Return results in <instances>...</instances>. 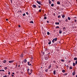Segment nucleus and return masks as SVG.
I'll use <instances>...</instances> for the list:
<instances>
[{"mask_svg": "<svg viewBox=\"0 0 77 77\" xmlns=\"http://www.w3.org/2000/svg\"><path fill=\"white\" fill-rule=\"evenodd\" d=\"M26 15V14L25 13H24L23 14V16H25V15Z\"/></svg>", "mask_w": 77, "mask_h": 77, "instance_id": "obj_34", "label": "nucleus"}, {"mask_svg": "<svg viewBox=\"0 0 77 77\" xmlns=\"http://www.w3.org/2000/svg\"><path fill=\"white\" fill-rule=\"evenodd\" d=\"M45 60H48V56H47V57H45Z\"/></svg>", "mask_w": 77, "mask_h": 77, "instance_id": "obj_4", "label": "nucleus"}, {"mask_svg": "<svg viewBox=\"0 0 77 77\" xmlns=\"http://www.w3.org/2000/svg\"><path fill=\"white\" fill-rule=\"evenodd\" d=\"M29 75H31V74H32V73H31H31H29Z\"/></svg>", "mask_w": 77, "mask_h": 77, "instance_id": "obj_49", "label": "nucleus"}, {"mask_svg": "<svg viewBox=\"0 0 77 77\" xmlns=\"http://www.w3.org/2000/svg\"><path fill=\"white\" fill-rule=\"evenodd\" d=\"M61 17L60 16V15H59V16H58V18H60Z\"/></svg>", "mask_w": 77, "mask_h": 77, "instance_id": "obj_29", "label": "nucleus"}, {"mask_svg": "<svg viewBox=\"0 0 77 77\" xmlns=\"http://www.w3.org/2000/svg\"><path fill=\"white\" fill-rule=\"evenodd\" d=\"M48 71V69H46L45 71L46 72H47Z\"/></svg>", "mask_w": 77, "mask_h": 77, "instance_id": "obj_40", "label": "nucleus"}, {"mask_svg": "<svg viewBox=\"0 0 77 77\" xmlns=\"http://www.w3.org/2000/svg\"><path fill=\"white\" fill-rule=\"evenodd\" d=\"M57 4H59V5H60V1H57Z\"/></svg>", "mask_w": 77, "mask_h": 77, "instance_id": "obj_9", "label": "nucleus"}, {"mask_svg": "<svg viewBox=\"0 0 77 77\" xmlns=\"http://www.w3.org/2000/svg\"><path fill=\"white\" fill-rule=\"evenodd\" d=\"M57 38H53V40H52V43H54L55 41L56 42L57 40Z\"/></svg>", "mask_w": 77, "mask_h": 77, "instance_id": "obj_1", "label": "nucleus"}, {"mask_svg": "<svg viewBox=\"0 0 77 77\" xmlns=\"http://www.w3.org/2000/svg\"><path fill=\"white\" fill-rule=\"evenodd\" d=\"M74 18H75V19H76V17H74Z\"/></svg>", "mask_w": 77, "mask_h": 77, "instance_id": "obj_62", "label": "nucleus"}, {"mask_svg": "<svg viewBox=\"0 0 77 77\" xmlns=\"http://www.w3.org/2000/svg\"><path fill=\"white\" fill-rule=\"evenodd\" d=\"M57 66V68H58L59 67H58V66Z\"/></svg>", "mask_w": 77, "mask_h": 77, "instance_id": "obj_43", "label": "nucleus"}, {"mask_svg": "<svg viewBox=\"0 0 77 77\" xmlns=\"http://www.w3.org/2000/svg\"><path fill=\"white\" fill-rule=\"evenodd\" d=\"M8 74H9V75H10V74H11V72H8Z\"/></svg>", "mask_w": 77, "mask_h": 77, "instance_id": "obj_33", "label": "nucleus"}, {"mask_svg": "<svg viewBox=\"0 0 77 77\" xmlns=\"http://www.w3.org/2000/svg\"><path fill=\"white\" fill-rule=\"evenodd\" d=\"M20 65H19L18 66V67H20Z\"/></svg>", "mask_w": 77, "mask_h": 77, "instance_id": "obj_61", "label": "nucleus"}, {"mask_svg": "<svg viewBox=\"0 0 77 77\" xmlns=\"http://www.w3.org/2000/svg\"><path fill=\"white\" fill-rule=\"evenodd\" d=\"M74 60H77V57H75L74 59Z\"/></svg>", "mask_w": 77, "mask_h": 77, "instance_id": "obj_12", "label": "nucleus"}, {"mask_svg": "<svg viewBox=\"0 0 77 77\" xmlns=\"http://www.w3.org/2000/svg\"><path fill=\"white\" fill-rule=\"evenodd\" d=\"M47 23H49V21H48V20H47Z\"/></svg>", "mask_w": 77, "mask_h": 77, "instance_id": "obj_44", "label": "nucleus"}, {"mask_svg": "<svg viewBox=\"0 0 77 77\" xmlns=\"http://www.w3.org/2000/svg\"><path fill=\"white\" fill-rule=\"evenodd\" d=\"M27 71H30V69H28L27 70Z\"/></svg>", "mask_w": 77, "mask_h": 77, "instance_id": "obj_36", "label": "nucleus"}, {"mask_svg": "<svg viewBox=\"0 0 77 77\" xmlns=\"http://www.w3.org/2000/svg\"><path fill=\"white\" fill-rule=\"evenodd\" d=\"M18 27H20L21 26L20 25H19L18 26Z\"/></svg>", "mask_w": 77, "mask_h": 77, "instance_id": "obj_47", "label": "nucleus"}, {"mask_svg": "<svg viewBox=\"0 0 77 77\" xmlns=\"http://www.w3.org/2000/svg\"><path fill=\"white\" fill-rule=\"evenodd\" d=\"M31 64H30L29 65V66H31Z\"/></svg>", "mask_w": 77, "mask_h": 77, "instance_id": "obj_55", "label": "nucleus"}, {"mask_svg": "<svg viewBox=\"0 0 77 77\" xmlns=\"http://www.w3.org/2000/svg\"><path fill=\"white\" fill-rule=\"evenodd\" d=\"M37 3H38V4H39V2L37 1Z\"/></svg>", "mask_w": 77, "mask_h": 77, "instance_id": "obj_56", "label": "nucleus"}, {"mask_svg": "<svg viewBox=\"0 0 77 77\" xmlns=\"http://www.w3.org/2000/svg\"><path fill=\"white\" fill-rule=\"evenodd\" d=\"M65 20H66V22H67L68 21V19H66Z\"/></svg>", "mask_w": 77, "mask_h": 77, "instance_id": "obj_27", "label": "nucleus"}, {"mask_svg": "<svg viewBox=\"0 0 77 77\" xmlns=\"http://www.w3.org/2000/svg\"><path fill=\"white\" fill-rule=\"evenodd\" d=\"M48 54H50V53H48Z\"/></svg>", "mask_w": 77, "mask_h": 77, "instance_id": "obj_58", "label": "nucleus"}, {"mask_svg": "<svg viewBox=\"0 0 77 77\" xmlns=\"http://www.w3.org/2000/svg\"><path fill=\"white\" fill-rule=\"evenodd\" d=\"M53 2H54V0H51Z\"/></svg>", "mask_w": 77, "mask_h": 77, "instance_id": "obj_54", "label": "nucleus"}, {"mask_svg": "<svg viewBox=\"0 0 77 77\" xmlns=\"http://www.w3.org/2000/svg\"><path fill=\"white\" fill-rule=\"evenodd\" d=\"M33 57H31V59L32 60H33Z\"/></svg>", "mask_w": 77, "mask_h": 77, "instance_id": "obj_45", "label": "nucleus"}, {"mask_svg": "<svg viewBox=\"0 0 77 77\" xmlns=\"http://www.w3.org/2000/svg\"><path fill=\"white\" fill-rule=\"evenodd\" d=\"M53 15L54 16H55L56 14H55V13H53Z\"/></svg>", "mask_w": 77, "mask_h": 77, "instance_id": "obj_35", "label": "nucleus"}, {"mask_svg": "<svg viewBox=\"0 0 77 77\" xmlns=\"http://www.w3.org/2000/svg\"><path fill=\"white\" fill-rule=\"evenodd\" d=\"M40 7H41V6H39V8H40Z\"/></svg>", "mask_w": 77, "mask_h": 77, "instance_id": "obj_63", "label": "nucleus"}, {"mask_svg": "<svg viewBox=\"0 0 77 77\" xmlns=\"http://www.w3.org/2000/svg\"><path fill=\"white\" fill-rule=\"evenodd\" d=\"M51 67V66H49V68L50 69Z\"/></svg>", "mask_w": 77, "mask_h": 77, "instance_id": "obj_38", "label": "nucleus"}, {"mask_svg": "<svg viewBox=\"0 0 77 77\" xmlns=\"http://www.w3.org/2000/svg\"><path fill=\"white\" fill-rule=\"evenodd\" d=\"M47 34L48 35H50V32H49L48 31V32H47Z\"/></svg>", "mask_w": 77, "mask_h": 77, "instance_id": "obj_16", "label": "nucleus"}, {"mask_svg": "<svg viewBox=\"0 0 77 77\" xmlns=\"http://www.w3.org/2000/svg\"><path fill=\"white\" fill-rule=\"evenodd\" d=\"M63 30H66V27H63Z\"/></svg>", "mask_w": 77, "mask_h": 77, "instance_id": "obj_11", "label": "nucleus"}, {"mask_svg": "<svg viewBox=\"0 0 77 77\" xmlns=\"http://www.w3.org/2000/svg\"><path fill=\"white\" fill-rule=\"evenodd\" d=\"M32 6H33V8H35L36 7V5H32Z\"/></svg>", "mask_w": 77, "mask_h": 77, "instance_id": "obj_7", "label": "nucleus"}, {"mask_svg": "<svg viewBox=\"0 0 77 77\" xmlns=\"http://www.w3.org/2000/svg\"><path fill=\"white\" fill-rule=\"evenodd\" d=\"M12 75V77H14V75Z\"/></svg>", "mask_w": 77, "mask_h": 77, "instance_id": "obj_48", "label": "nucleus"}, {"mask_svg": "<svg viewBox=\"0 0 77 77\" xmlns=\"http://www.w3.org/2000/svg\"><path fill=\"white\" fill-rule=\"evenodd\" d=\"M48 41L49 42L48 43V45H50V44H51V42L50 40H48Z\"/></svg>", "mask_w": 77, "mask_h": 77, "instance_id": "obj_2", "label": "nucleus"}, {"mask_svg": "<svg viewBox=\"0 0 77 77\" xmlns=\"http://www.w3.org/2000/svg\"><path fill=\"white\" fill-rule=\"evenodd\" d=\"M67 66V67L68 68H69V67L68 65H67V66Z\"/></svg>", "mask_w": 77, "mask_h": 77, "instance_id": "obj_52", "label": "nucleus"}, {"mask_svg": "<svg viewBox=\"0 0 77 77\" xmlns=\"http://www.w3.org/2000/svg\"><path fill=\"white\" fill-rule=\"evenodd\" d=\"M1 71H5V70H1Z\"/></svg>", "mask_w": 77, "mask_h": 77, "instance_id": "obj_46", "label": "nucleus"}, {"mask_svg": "<svg viewBox=\"0 0 77 77\" xmlns=\"http://www.w3.org/2000/svg\"><path fill=\"white\" fill-rule=\"evenodd\" d=\"M41 10H42V9H40V10H39V12H41Z\"/></svg>", "mask_w": 77, "mask_h": 77, "instance_id": "obj_37", "label": "nucleus"}, {"mask_svg": "<svg viewBox=\"0 0 77 77\" xmlns=\"http://www.w3.org/2000/svg\"><path fill=\"white\" fill-rule=\"evenodd\" d=\"M51 6H52V7H54V4H52L51 5Z\"/></svg>", "mask_w": 77, "mask_h": 77, "instance_id": "obj_19", "label": "nucleus"}, {"mask_svg": "<svg viewBox=\"0 0 77 77\" xmlns=\"http://www.w3.org/2000/svg\"><path fill=\"white\" fill-rule=\"evenodd\" d=\"M62 17L63 18H64V17H65V15H64V14H63V15H62Z\"/></svg>", "mask_w": 77, "mask_h": 77, "instance_id": "obj_17", "label": "nucleus"}, {"mask_svg": "<svg viewBox=\"0 0 77 77\" xmlns=\"http://www.w3.org/2000/svg\"><path fill=\"white\" fill-rule=\"evenodd\" d=\"M6 21H8V19H6Z\"/></svg>", "mask_w": 77, "mask_h": 77, "instance_id": "obj_57", "label": "nucleus"}, {"mask_svg": "<svg viewBox=\"0 0 77 77\" xmlns=\"http://www.w3.org/2000/svg\"><path fill=\"white\" fill-rule=\"evenodd\" d=\"M32 69H31L30 70V72L31 73H32Z\"/></svg>", "mask_w": 77, "mask_h": 77, "instance_id": "obj_39", "label": "nucleus"}, {"mask_svg": "<svg viewBox=\"0 0 77 77\" xmlns=\"http://www.w3.org/2000/svg\"><path fill=\"white\" fill-rule=\"evenodd\" d=\"M3 63H6V60H4L3 61Z\"/></svg>", "mask_w": 77, "mask_h": 77, "instance_id": "obj_20", "label": "nucleus"}, {"mask_svg": "<svg viewBox=\"0 0 77 77\" xmlns=\"http://www.w3.org/2000/svg\"><path fill=\"white\" fill-rule=\"evenodd\" d=\"M56 28H59V26H56Z\"/></svg>", "mask_w": 77, "mask_h": 77, "instance_id": "obj_25", "label": "nucleus"}, {"mask_svg": "<svg viewBox=\"0 0 77 77\" xmlns=\"http://www.w3.org/2000/svg\"><path fill=\"white\" fill-rule=\"evenodd\" d=\"M55 24L57 25H59V22H55Z\"/></svg>", "mask_w": 77, "mask_h": 77, "instance_id": "obj_14", "label": "nucleus"}, {"mask_svg": "<svg viewBox=\"0 0 77 77\" xmlns=\"http://www.w3.org/2000/svg\"><path fill=\"white\" fill-rule=\"evenodd\" d=\"M75 63H73V66H75Z\"/></svg>", "mask_w": 77, "mask_h": 77, "instance_id": "obj_10", "label": "nucleus"}, {"mask_svg": "<svg viewBox=\"0 0 77 77\" xmlns=\"http://www.w3.org/2000/svg\"><path fill=\"white\" fill-rule=\"evenodd\" d=\"M70 69H72V67H70Z\"/></svg>", "mask_w": 77, "mask_h": 77, "instance_id": "obj_31", "label": "nucleus"}, {"mask_svg": "<svg viewBox=\"0 0 77 77\" xmlns=\"http://www.w3.org/2000/svg\"><path fill=\"white\" fill-rule=\"evenodd\" d=\"M44 16V19H47V17H46L45 16Z\"/></svg>", "mask_w": 77, "mask_h": 77, "instance_id": "obj_22", "label": "nucleus"}, {"mask_svg": "<svg viewBox=\"0 0 77 77\" xmlns=\"http://www.w3.org/2000/svg\"><path fill=\"white\" fill-rule=\"evenodd\" d=\"M68 20H70V19H71V18H70V17H68Z\"/></svg>", "mask_w": 77, "mask_h": 77, "instance_id": "obj_21", "label": "nucleus"}, {"mask_svg": "<svg viewBox=\"0 0 77 77\" xmlns=\"http://www.w3.org/2000/svg\"><path fill=\"white\" fill-rule=\"evenodd\" d=\"M14 62V60H12L9 61H8V62L9 63H13V62Z\"/></svg>", "mask_w": 77, "mask_h": 77, "instance_id": "obj_3", "label": "nucleus"}, {"mask_svg": "<svg viewBox=\"0 0 77 77\" xmlns=\"http://www.w3.org/2000/svg\"><path fill=\"white\" fill-rule=\"evenodd\" d=\"M75 71H74V72H72V75H75Z\"/></svg>", "mask_w": 77, "mask_h": 77, "instance_id": "obj_5", "label": "nucleus"}, {"mask_svg": "<svg viewBox=\"0 0 77 77\" xmlns=\"http://www.w3.org/2000/svg\"><path fill=\"white\" fill-rule=\"evenodd\" d=\"M20 56L21 57H23V54H22L20 55Z\"/></svg>", "mask_w": 77, "mask_h": 77, "instance_id": "obj_23", "label": "nucleus"}, {"mask_svg": "<svg viewBox=\"0 0 77 77\" xmlns=\"http://www.w3.org/2000/svg\"><path fill=\"white\" fill-rule=\"evenodd\" d=\"M68 74H67V73H66V74H65V75H67Z\"/></svg>", "mask_w": 77, "mask_h": 77, "instance_id": "obj_53", "label": "nucleus"}, {"mask_svg": "<svg viewBox=\"0 0 77 77\" xmlns=\"http://www.w3.org/2000/svg\"><path fill=\"white\" fill-rule=\"evenodd\" d=\"M76 77H77V75H76Z\"/></svg>", "mask_w": 77, "mask_h": 77, "instance_id": "obj_64", "label": "nucleus"}, {"mask_svg": "<svg viewBox=\"0 0 77 77\" xmlns=\"http://www.w3.org/2000/svg\"><path fill=\"white\" fill-rule=\"evenodd\" d=\"M11 2L12 3V1L11 0Z\"/></svg>", "mask_w": 77, "mask_h": 77, "instance_id": "obj_60", "label": "nucleus"}, {"mask_svg": "<svg viewBox=\"0 0 77 77\" xmlns=\"http://www.w3.org/2000/svg\"><path fill=\"white\" fill-rule=\"evenodd\" d=\"M3 77H7V75H5L4 76H3Z\"/></svg>", "mask_w": 77, "mask_h": 77, "instance_id": "obj_41", "label": "nucleus"}, {"mask_svg": "<svg viewBox=\"0 0 77 77\" xmlns=\"http://www.w3.org/2000/svg\"><path fill=\"white\" fill-rule=\"evenodd\" d=\"M30 23H33V21H32L31 22H30Z\"/></svg>", "mask_w": 77, "mask_h": 77, "instance_id": "obj_28", "label": "nucleus"}, {"mask_svg": "<svg viewBox=\"0 0 77 77\" xmlns=\"http://www.w3.org/2000/svg\"><path fill=\"white\" fill-rule=\"evenodd\" d=\"M61 61L62 62H65V60H63V59H61Z\"/></svg>", "mask_w": 77, "mask_h": 77, "instance_id": "obj_15", "label": "nucleus"}, {"mask_svg": "<svg viewBox=\"0 0 77 77\" xmlns=\"http://www.w3.org/2000/svg\"><path fill=\"white\" fill-rule=\"evenodd\" d=\"M74 22H77V20H76V19H75V20H74Z\"/></svg>", "mask_w": 77, "mask_h": 77, "instance_id": "obj_30", "label": "nucleus"}, {"mask_svg": "<svg viewBox=\"0 0 77 77\" xmlns=\"http://www.w3.org/2000/svg\"><path fill=\"white\" fill-rule=\"evenodd\" d=\"M26 14H27V15H28V12H26Z\"/></svg>", "mask_w": 77, "mask_h": 77, "instance_id": "obj_51", "label": "nucleus"}, {"mask_svg": "<svg viewBox=\"0 0 77 77\" xmlns=\"http://www.w3.org/2000/svg\"><path fill=\"white\" fill-rule=\"evenodd\" d=\"M75 64H77V60L75 61Z\"/></svg>", "mask_w": 77, "mask_h": 77, "instance_id": "obj_32", "label": "nucleus"}, {"mask_svg": "<svg viewBox=\"0 0 77 77\" xmlns=\"http://www.w3.org/2000/svg\"><path fill=\"white\" fill-rule=\"evenodd\" d=\"M29 62H28V65H29Z\"/></svg>", "mask_w": 77, "mask_h": 77, "instance_id": "obj_42", "label": "nucleus"}, {"mask_svg": "<svg viewBox=\"0 0 77 77\" xmlns=\"http://www.w3.org/2000/svg\"><path fill=\"white\" fill-rule=\"evenodd\" d=\"M63 72H65V71L63 69L62 70Z\"/></svg>", "mask_w": 77, "mask_h": 77, "instance_id": "obj_26", "label": "nucleus"}, {"mask_svg": "<svg viewBox=\"0 0 77 77\" xmlns=\"http://www.w3.org/2000/svg\"><path fill=\"white\" fill-rule=\"evenodd\" d=\"M56 70H54V75H55L56 74Z\"/></svg>", "mask_w": 77, "mask_h": 77, "instance_id": "obj_6", "label": "nucleus"}, {"mask_svg": "<svg viewBox=\"0 0 77 77\" xmlns=\"http://www.w3.org/2000/svg\"><path fill=\"white\" fill-rule=\"evenodd\" d=\"M59 34H61V33H62V31H61V29L59 30Z\"/></svg>", "mask_w": 77, "mask_h": 77, "instance_id": "obj_8", "label": "nucleus"}, {"mask_svg": "<svg viewBox=\"0 0 77 77\" xmlns=\"http://www.w3.org/2000/svg\"><path fill=\"white\" fill-rule=\"evenodd\" d=\"M12 74H14V72H13V73H12Z\"/></svg>", "mask_w": 77, "mask_h": 77, "instance_id": "obj_59", "label": "nucleus"}, {"mask_svg": "<svg viewBox=\"0 0 77 77\" xmlns=\"http://www.w3.org/2000/svg\"><path fill=\"white\" fill-rule=\"evenodd\" d=\"M48 1H49V4H51V1L50 0H49Z\"/></svg>", "mask_w": 77, "mask_h": 77, "instance_id": "obj_13", "label": "nucleus"}, {"mask_svg": "<svg viewBox=\"0 0 77 77\" xmlns=\"http://www.w3.org/2000/svg\"><path fill=\"white\" fill-rule=\"evenodd\" d=\"M8 69V68H7V67H5L4 68V69L5 70H6V69Z\"/></svg>", "mask_w": 77, "mask_h": 77, "instance_id": "obj_24", "label": "nucleus"}, {"mask_svg": "<svg viewBox=\"0 0 77 77\" xmlns=\"http://www.w3.org/2000/svg\"><path fill=\"white\" fill-rule=\"evenodd\" d=\"M39 4L42 5L40 3V2H39Z\"/></svg>", "mask_w": 77, "mask_h": 77, "instance_id": "obj_50", "label": "nucleus"}, {"mask_svg": "<svg viewBox=\"0 0 77 77\" xmlns=\"http://www.w3.org/2000/svg\"><path fill=\"white\" fill-rule=\"evenodd\" d=\"M26 62H27V60H26V59L24 60V63L25 62V63H26Z\"/></svg>", "mask_w": 77, "mask_h": 77, "instance_id": "obj_18", "label": "nucleus"}]
</instances>
